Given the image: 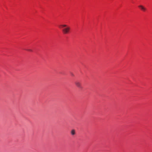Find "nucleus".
<instances>
[{
	"instance_id": "6",
	"label": "nucleus",
	"mask_w": 152,
	"mask_h": 152,
	"mask_svg": "<svg viewBox=\"0 0 152 152\" xmlns=\"http://www.w3.org/2000/svg\"><path fill=\"white\" fill-rule=\"evenodd\" d=\"M72 76H74V75H73V74H72Z\"/></svg>"
},
{
	"instance_id": "5",
	"label": "nucleus",
	"mask_w": 152,
	"mask_h": 152,
	"mask_svg": "<svg viewBox=\"0 0 152 152\" xmlns=\"http://www.w3.org/2000/svg\"><path fill=\"white\" fill-rule=\"evenodd\" d=\"M27 50V51H29L30 52H32V50L31 49H28V50Z\"/></svg>"
},
{
	"instance_id": "2",
	"label": "nucleus",
	"mask_w": 152,
	"mask_h": 152,
	"mask_svg": "<svg viewBox=\"0 0 152 152\" xmlns=\"http://www.w3.org/2000/svg\"><path fill=\"white\" fill-rule=\"evenodd\" d=\"M76 86L79 88H81V83L78 81H76L75 82Z\"/></svg>"
},
{
	"instance_id": "3",
	"label": "nucleus",
	"mask_w": 152,
	"mask_h": 152,
	"mask_svg": "<svg viewBox=\"0 0 152 152\" xmlns=\"http://www.w3.org/2000/svg\"><path fill=\"white\" fill-rule=\"evenodd\" d=\"M138 7L142 10L144 12H145L146 10V9L142 5H139Z\"/></svg>"
},
{
	"instance_id": "4",
	"label": "nucleus",
	"mask_w": 152,
	"mask_h": 152,
	"mask_svg": "<svg viewBox=\"0 0 152 152\" xmlns=\"http://www.w3.org/2000/svg\"><path fill=\"white\" fill-rule=\"evenodd\" d=\"M71 134L72 135H74L75 134V131L74 129H72L71 131Z\"/></svg>"
},
{
	"instance_id": "1",
	"label": "nucleus",
	"mask_w": 152,
	"mask_h": 152,
	"mask_svg": "<svg viewBox=\"0 0 152 152\" xmlns=\"http://www.w3.org/2000/svg\"><path fill=\"white\" fill-rule=\"evenodd\" d=\"M59 27L61 28H63L62 31L64 34H67L69 32L70 29V27L66 25H61L59 26Z\"/></svg>"
}]
</instances>
